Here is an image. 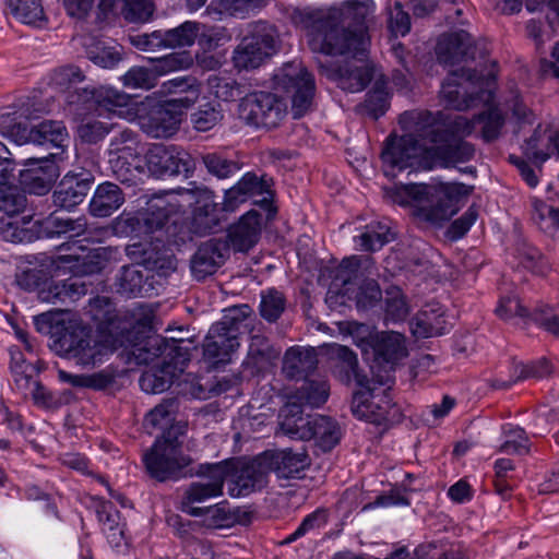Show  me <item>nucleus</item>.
Segmentation results:
<instances>
[{
    "label": "nucleus",
    "mask_w": 559,
    "mask_h": 559,
    "mask_svg": "<svg viewBox=\"0 0 559 559\" xmlns=\"http://www.w3.org/2000/svg\"><path fill=\"white\" fill-rule=\"evenodd\" d=\"M157 79L154 68L132 67L122 75L121 81L128 88L151 90L156 86Z\"/></svg>",
    "instance_id": "4d7b16f0"
},
{
    "label": "nucleus",
    "mask_w": 559,
    "mask_h": 559,
    "mask_svg": "<svg viewBox=\"0 0 559 559\" xmlns=\"http://www.w3.org/2000/svg\"><path fill=\"white\" fill-rule=\"evenodd\" d=\"M68 139V132L61 121L45 120L33 127V143H50L55 147H61Z\"/></svg>",
    "instance_id": "49530a36"
},
{
    "label": "nucleus",
    "mask_w": 559,
    "mask_h": 559,
    "mask_svg": "<svg viewBox=\"0 0 559 559\" xmlns=\"http://www.w3.org/2000/svg\"><path fill=\"white\" fill-rule=\"evenodd\" d=\"M313 416H304L298 403L287 401L278 415L281 431L292 439L310 440L312 432L310 426Z\"/></svg>",
    "instance_id": "c756f323"
},
{
    "label": "nucleus",
    "mask_w": 559,
    "mask_h": 559,
    "mask_svg": "<svg viewBox=\"0 0 559 559\" xmlns=\"http://www.w3.org/2000/svg\"><path fill=\"white\" fill-rule=\"evenodd\" d=\"M202 163L206 170L218 179L228 178L240 170L238 162L226 158L218 153L204 154L202 156Z\"/></svg>",
    "instance_id": "6e6d98bb"
},
{
    "label": "nucleus",
    "mask_w": 559,
    "mask_h": 559,
    "mask_svg": "<svg viewBox=\"0 0 559 559\" xmlns=\"http://www.w3.org/2000/svg\"><path fill=\"white\" fill-rule=\"evenodd\" d=\"M228 254L229 246L225 240L210 239L203 242L191 258L192 275L200 281L214 274L225 262Z\"/></svg>",
    "instance_id": "a211bd4d"
},
{
    "label": "nucleus",
    "mask_w": 559,
    "mask_h": 559,
    "mask_svg": "<svg viewBox=\"0 0 559 559\" xmlns=\"http://www.w3.org/2000/svg\"><path fill=\"white\" fill-rule=\"evenodd\" d=\"M160 35L165 48L191 46L199 35V23L187 21L178 27L160 31Z\"/></svg>",
    "instance_id": "a18cd8bd"
},
{
    "label": "nucleus",
    "mask_w": 559,
    "mask_h": 559,
    "mask_svg": "<svg viewBox=\"0 0 559 559\" xmlns=\"http://www.w3.org/2000/svg\"><path fill=\"white\" fill-rule=\"evenodd\" d=\"M193 60L189 52H174L156 60L154 69L157 76L168 72L188 69Z\"/></svg>",
    "instance_id": "e2e57ef3"
},
{
    "label": "nucleus",
    "mask_w": 559,
    "mask_h": 559,
    "mask_svg": "<svg viewBox=\"0 0 559 559\" xmlns=\"http://www.w3.org/2000/svg\"><path fill=\"white\" fill-rule=\"evenodd\" d=\"M433 119L441 129V141L433 142L431 153L447 165L471 160L475 148L464 138L474 132V122L463 116H448L441 111L433 114Z\"/></svg>",
    "instance_id": "6e6552de"
},
{
    "label": "nucleus",
    "mask_w": 559,
    "mask_h": 559,
    "mask_svg": "<svg viewBox=\"0 0 559 559\" xmlns=\"http://www.w3.org/2000/svg\"><path fill=\"white\" fill-rule=\"evenodd\" d=\"M366 391L355 392L352 401V412L359 418L373 424L389 420L390 411L393 407L388 390L382 395H376L369 385Z\"/></svg>",
    "instance_id": "aec40b11"
},
{
    "label": "nucleus",
    "mask_w": 559,
    "mask_h": 559,
    "mask_svg": "<svg viewBox=\"0 0 559 559\" xmlns=\"http://www.w3.org/2000/svg\"><path fill=\"white\" fill-rule=\"evenodd\" d=\"M185 432V426H171L162 438L143 455L147 474L158 480H175L182 476V471L191 460L182 454L178 436Z\"/></svg>",
    "instance_id": "0eeeda50"
},
{
    "label": "nucleus",
    "mask_w": 559,
    "mask_h": 559,
    "mask_svg": "<svg viewBox=\"0 0 559 559\" xmlns=\"http://www.w3.org/2000/svg\"><path fill=\"white\" fill-rule=\"evenodd\" d=\"M382 297L379 284L374 280H365L355 295L359 309L373 307Z\"/></svg>",
    "instance_id": "774afa93"
},
{
    "label": "nucleus",
    "mask_w": 559,
    "mask_h": 559,
    "mask_svg": "<svg viewBox=\"0 0 559 559\" xmlns=\"http://www.w3.org/2000/svg\"><path fill=\"white\" fill-rule=\"evenodd\" d=\"M130 254H140L139 264L145 269L147 274L152 271L158 275L167 276L177 269L175 255L169 250L159 249L157 246L133 245Z\"/></svg>",
    "instance_id": "a878e982"
},
{
    "label": "nucleus",
    "mask_w": 559,
    "mask_h": 559,
    "mask_svg": "<svg viewBox=\"0 0 559 559\" xmlns=\"http://www.w3.org/2000/svg\"><path fill=\"white\" fill-rule=\"evenodd\" d=\"M60 381L71 384L75 388H88L93 390H104L115 381L114 372L108 369L94 372L92 374H73L66 370H58Z\"/></svg>",
    "instance_id": "ea45409f"
},
{
    "label": "nucleus",
    "mask_w": 559,
    "mask_h": 559,
    "mask_svg": "<svg viewBox=\"0 0 559 559\" xmlns=\"http://www.w3.org/2000/svg\"><path fill=\"white\" fill-rule=\"evenodd\" d=\"M85 80V74L74 64H64L52 70L49 84L63 93H68L71 88Z\"/></svg>",
    "instance_id": "8fccbe9b"
},
{
    "label": "nucleus",
    "mask_w": 559,
    "mask_h": 559,
    "mask_svg": "<svg viewBox=\"0 0 559 559\" xmlns=\"http://www.w3.org/2000/svg\"><path fill=\"white\" fill-rule=\"evenodd\" d=\"M146 165L155 176H174L188 171L189 155L177 152L174 146L154 144L146 153Z\"/></svg>",
    "instance_id": "6ab92c4d"
},
{
    "label": "nucleus",
    "mask_w": 559,
    "mask_h": 559,
    "mask_svg": "<svg viewBox=\"0 0 559 559\" xmlns=\"http://www.w3.org/2000/svg\"><path fill=\"white\" fill-rule=\"evenodd\" d=\"M260 215L255 211H249L228 229L229 247L239 252L251 249L259 239Z\"/></svg>",
    "instance_id": "c85d7f7f"
},
{
    "label": "nucleus",
    "mask_w": 559,
    "mask_h": 559,
    "mask_svg": "<svg viewBox=\"0 0 559 559\" xmlns=\"http://www.w3.org/2000/svg\"><path fill=\"white\" fill-rule=\"evenodd\" d=\"M471 121L481 126V136L486 142L496 140L504 123V119L498 109H489L487 112L476 116Z\"/></svg>",
    "instance_id": "13d9d810"
},
{
    "label": "nucleus",
    "mask_w": 559,
    "mask_h": 559,
    "mask_svg": "<svg viewBox=\"0 0 559 559\" xmlns=\"http://www.w3.org/2000/svg\"><path fill=\"white\" fill-rule=\"evenodd\" d=\"M191 516H202L204 524L212 528L233 526L231 509L227 503H218L205 509H187Z\"/></svg>",
    "instance_id": "de8ad7c7"
},
{
    "label": "nucleus",
    "mask_w": 559,
    "mask_h": 559,
    "mask_svg": "<svg viewBox=\"0 0 559 559\" xmlns=\"http://www.w3.org/2000/svg\"><path fill=\"white\" fill-rule=\"evenodd\" d=\"M209 473L199 480L191 483L185 491L181 500L182 511L187 509H201L194 507L210 498H216L223 495V487L226 479V469L218 465L207 467Z\"/></svg>",
    "instance_id": "dca6fc26"
},
{
    "label": "nucleus",
    "mask_w": 559,
    "mask_h": 559,
    "mask_svg": "<svg viewBox=\"0 0 559 559\" xmlns=\"http://www.w3.org/2000/svg\"><path fill=\"white\" fill-rule=\"evenodd\" d=\"M251 313L248 305L235 306L224 310L222 319L211 326L203 343V358L210 366L216 368L230 361L239 346L240 331L248 328L246 321Z\"/></svg>",
    "instance_id": "423d86ee"
},
{
    "label": "nucleus",
    "mask_w": 559,
    "mask_h": 559,
    "mask_svg": "<svg viewBox=\"0 0 559 559\" xmlns=\"http://www.w3.org/2000/svg\"><path fill=\"white\" fill-rule=\"evenodd\" d=\"M167 349L165 338L156 335L148 337L143 345L136 347L133 355L138 362L148 365L156 358L164 357Z\"/></svg>",
    "instance_id": "bf43d9fd"
},
{
    "label": "nucleus",
    "mask_w": 559,
    "mask_h": 559,
    "mask_svg": "<svg viewBox=\"0 0 559 559\" xmlns=\"http://www.w3.org/2000/svg\"><path fill=\"white\" fill-rule=\"evenodd\" d=\"M20 171V182L29 193L46 194L58 177V168L48 156L31 157Z\"/></svg>",
    "instance_id": "f3484780"
},
{
    "label": "nucleus",
    "mask_w": 559,
    "mask_h": 559,
    "mask_svg": "<svg viewBox=\"0 0 559 559\" xmlns=\"http://www.w3.org/2000/svg\"><path fill=\"white\" fill-rule=\"evenodd\" d=\"M388 93L385 90V81L380 78L374 80L372 90L367 94V97L357 109L360 112H366L373 119H378L386 110Z\"/></svg>",
    "instance_id": "09e8293b"
},
{
    "label": "nucleus",
    "mask_w": 559,
    "mask_h": 559,
    "mask_svg": "<svg viewBox=\"0 0 559 559\" xmlns=\"http://www.w3.org/2000/svg\"><path fill=\"white\" fill-rule=\"evenodd\" d=\"M27 198L25 193L12 183L0 187V211L9 216H14L25 210Z\"/></svg>",
    "instance_id": "3c124183"
},
{
    "label": "nucleus",
    "mask_w": 559,
    "mask_h": 559,
    "mask_svg": "<svg viewBox=\"0 0 559 559\" xmlns=\"http://www.w3.org/2000/svg\"><path fill=\"white\" fill-rule=\"evenodd\" d=\"M11 13L24 24L43 27L47 23L39 0H9Z\"/></svg>",
    "instance_id": "79ce46f5"
},
{
    "label": "nucleus",
    "mask_w": 559,
    "mask_h": 559,
    "mask_svg": "<svg viewBox=\"0 0 559 559\" xmlns=\"http://www.w3.org/2000/svg\"><path fill=\"white\" fill-rule=\"evenodd\" d=\"M199 45L204 50H214L231 39V35L225 27L212 26L206 27L199 23Z\"/></svg>",
    "instance_id": "680f3d73"
},
{
    "label": "nucleus",
    "mask_w": 559,
    "mask_h": 559,
    "mask_svg": "<svg viewBox=\"0 0 559 559\" xmlns=\"http://www.w3.org/2000/svg\"><path fill=\"white\" fill-rule=\"evenodd\" d=\"M374 352L384 361L392 364L407 355L404 337L396 332L382 333L377 340Z\"/></svg>",
    "instance_id": "37998d69"
},
{
    "label": "nucleus",
    "mask_w": 559,
    "mask_h": 559,
    "mask_svg": "<svg viewBox=\"0 0 559 559\" xmlns=\"http://www.w3.org/2000/svg\"><path fill=\"white\" fill-rule=\"evenodd\" d=\"M37 221H32L31 217H25L21 221L13 219L12 216L0 218V235L5 241L32 242L38 239Z\"/></svg>",
    "instance_id": "e433bc0d"
},
{
    "label": "nucleus",
    "mask_w": 559,
    "mask_h": 559,
    "mask_svg": "<svg viewBox=\"0 0 559 559\" xmlns=\"http://www.w3.org/2000/svg\"><path fill=\"white\" fill-rule=\"evenodd\" d=\"M310 431L312 439L324 451H331L341 439V430L338 425L330 417L316 415L312 418Z\"/></svg>",
    "instance_id": "58836bf2"
},
{
    "label": "nucleus",
    "mask_w": 559,
    "mask_h": 559,
    "mask_svg": "<svg viewBox=\"0 0 559 559\" xmlns=\"http://www.w3.org/2000/svg\"><path fill=\"white\" fill-rule=\"evenodd\" d=\"M275 81L277 87L289 95L294 118H300L311 109L316 92L314 78L300 61L284 64L275 74Z\"/></svg>",
    "instance_id": "9d476101"
},
{
    "label": "nucleus",
    "mask_w": 559,
    "mask_h": 559,
    "mask_svg": "<svg viewBox=\"0 0 559 559\" xmlns=\"http://www.w3.org/2000/svg\"><path fill=\"white\" fill-rule=\"evenodd\" d=\"M409 312L407 302L399 288H393L388 292L385 300V314L392 321L404 320Z\"/></svg>",
    "instance_id": "338daca9"
},
{
    "label": "nucleus",
    "mask_w": 559,
    "mask_h": 559,
    "mask_svg": "<svg viewBox=\"0 0 559 559\" xmlns=\"http://www.w3.org/2000/svg\"><path fill=\"white\" fill-rule=\"evenodd\" d=\"M320 71L337 87L348 93L364 91L374 78V68L359 61H345L337 66L320 64Z\"/></svg>",
    "instance_id": "4468645a"
},
{
    "label": "nucleus",
    "mask_w": 559,
    "mask_h": 559,
    "mask_svg": "<svg viewBox=\"0 0 559 559\" xmlns=\"http://www.w3.org/2000/svg\"><path fill=\"white\" fill-rule=\"evenodd\" d=\"M399 123L405 133L400 138L390 136L381 154L384 165L392 170L419 166L421 159L431 153L433 142L441 141V129L435 122L433 112L405 111Z\"/></svg>",
    "instance_id": "7ed1b4c3"
},
{
    "label": "nucleus",
    "mask_w": 559,
    "mask_h": 559,
    "mask_svg": "<svg viewBox=\"0 0 559 559\" xmlns=\"http://www.w3.org/2000/svg\"><path fill=\"white\" fill-rule=\"evenodd\" d=\"M393 239L388 227L379 225L378 229H368L358 237L359 246L366 251H376Z\"/></svg>",
    "instance_id": "69168bd1"
},
{
    "label": "nucleus",
    "mask_w": 559,
    "mask_h": 559,
    "mask_svg": "<svg viewBox=\"0 0 559 559\" xmlns=\"http://www.w3.org/2000/svg\"><path fill=\"white\" fill-rule=\"evenodd\" d=\"M286 299L283 293L269 288L261 293L260 314L269 322H275L284 312Z\"/></svg>",
    "instance_id": "5fc2aeb1"
},
{
    "label": "nucleus",
    "mask_w": 559,
    "mask_h": 559,
    "mask_svg": "<svg viewBox=\"0 0 559 559\" xmlns=\"http://www.w3.org/2000/svg\"><path fill=\"white\" fill-rule=\"evenodd\" d=\"M318 367V356L313 347L292 346L282 360V372L289 380L306 379Z\"/></svg>",
    "instance_id": "5701e85b"
},
{
    "label": "nucleus",
    "mask_w": 559,
    "mask_h": 559,
    "mask_svg": "<svg viewBox=\"0 0 559 559\" xmlns=\"http://www.w3.org/2000/svg\"><path fill=\"white\" fill-rule=\"evenodd\" d=\"M86 294L85 284L78 277L50 281L38 290V298L52 305H69Z\"/></svg>",
    "instance_id": "bb28decb"
},
{
    "label": "nucleus",
    "mask_w": 559,
    "mask_h": 559,
    "mask_svg": "<svg viewBox=\"0 0 559 559\" xmlns=\"http://www.w3.org/2000/svg\"><path fill=\"white\" fill-rule=\"evenodd\" d=\"M267 186L252 173H247L234 187L226 190L223 207L225 211H234L239 204L253 195L266 192Z\"/></svg>",
    "instance_id": "473e14b6"
},
{
    "label": "nucleus",
    "mask_w": 559,
    "mask_h": 559,
    "mask_svg": "<svg viewBox=\"0 0 559 559\" xmlns=\"http://www.w3.org/2000/svg\"><path fill=\"white\" fill-rule=\"evenodd\" d=\"M445 326L444 310L438 302L425 305L409 322L412 334L419 338L441 335Z\"/></svg>",
    "instance_id": "393cba45"
},
{
    "label": "nucleus",
    "mask_w": 559,
    "mask_h": 559,
    "mask_svg": "<svg viewBox=\"0 0 559 559\" xmlns=\"http://www.w3.org/2000/svg\"><path fill=\"white\" fill-rule=\"evenodd\" d=\"M372 264L369 257H348L331 271V284L329 294L347 295L352 285L358 277V272L361 267L366 270Z\"/></svg>",
    "instance_id": "cd10ccee"
},
{
    "label": "nucleus",
    "mask_w": 559,
    "mask_h": 559,
    "mask_svg": "<svg viewBox=\"0 0 559 559\" xmlns=\"http://www.w3.org/2000/svg\"><path fill=\"white\" fill-rule=\"evenodd\" d=\"M286 112V104L276 95L266 92L250 93L238 105L239 118L255 128H275Z\"/></svg>",
    "instance_id": "9b49d317"
},
{
    "label": "nucleus",
    "mask_w": 559,
    "mask_h": 559,
    "mask_svg": "<svg viewBox=\"0 0 559 559\" xmlns=\"http://www.w3.org/2000/svg\"><path fill=\"white\" fill-rule=\"evenodd\" d=\"M364 17L365 7L358 1L328 10H295L292 14L297 26L312 32L309 40L312 51L329 56L364 55L368 44Z\"/></svg>",
    "instance_id": "f257e3e1"
},
{
    "label": "nucleus",
    "mask_w": 559,
    "mask_h": 559,
    "mask_svg": "<svg viewBox=\"0 0 559 559\" xmlns=\"http://www.w3.org/2000/svg\"><path fill=\"white\" fill-rule=\"evenodd\" d=\"M93 319L111 340H102L93 330L81 323H72L53 341L51 348L60 357L74 360L81 367H94L104 357L124 344V336L117 334L120 329L114 305L107 297H97L91 302Z\"/></svg>",
    "instance_id": "f03ea898"
},
{
    "label": "nucleus",
    "mask_w": 559,
    "mask_h": 559,
    "mask_svg": "<svg viewBox=\"0 0 559 559\" xmlns=\"http://www.w3.org/2000/svg\"><path fill=\"white\" fill-rule=\"evenodd\" d=\"M330 358L334 361L333 373L343 383L348 384L355 380L360 388H367L369 379L358 368L356 354L347 346L332 344L329 347Z\"/></svg>",
    "instance_id": "4be33fe9"
},
{
    "label": "nucleus",
    "mask_w": 559,
    "mask_h": 559,
    "mask_svg": "<svg viewBox=\"0 0 559 559\" xmlns=\"http://www.w3.org/2000/svg\"><path fill=\"white\" fill-rule=\"evenodd\" d=\"M403 193L416 202L414 215L431 226H442L457 213L459 202L467 191L462 183L408 185Z\"/></svg>",
    "instance_id": "39448f33"
},
{
    "label": "nucleus",
    "mask_w": 559,
    "mask_h": 559,
    "mask_svg": "<svg viewBox=\"0 0 559 559\" xmlns=\"http://www.w3.org/2000/svg\"><path fill=\"white\" fill-rule=\"evenodd\" d=\"M280 47L276 28L266 22H255L250 25L248 34L236 47L233 62L238 70L259 68Z\"/></svg>",
    "instance_id": "1a4fd4ad"
},
{
    "label": "nucleus",
    "mask_w": 559,
    "mask_h": 559,
    "mask_svg": "<svg viewBox=\"0 0 559 559\" xmlns=\"http://www.w3.org/2000/svg\"><path fill=\"white\" fill-rule=\"evenodd\" d=\"M142 157H110L108 158L109 169L112 176L122 183L132 185L144 171Z\"/></svg>",
    "instance_id": "c03bdc74"
},
{
    "label": "nucleus",
    "mask_w": 559,
    "mask_h": 559,
    "mask_svg": "<svg viewBox=\"0 0 559 559\" xmlns=\"http://www.w3.org/2000/svg\"><path fill=\"white\" fill-rule=\"evenodd\" d=\"M248 354L255 364L271 361L280 355V353L273 348L270 341L263 335H253L251 337Z\"/></svg>",
    "instance_id": "0e129e2a"
},
{
    "label": "nucleus",
    "mask_w": 559,
    "mask_h": 559,
    "mask_svg": "<svg viewBox=\"0 0 559 559\" xmlns=\"http://www.w3.org/2000/svg\"><path fill=\"white\" fill-rule=\"evenodd\" d=\"M174 212V205L164 199L159 198L151 201L148 207L141 214L145 231L155 233L165 228L168 243L180 245L185 242L188 233L183 225H178L177 221L173 219L171 214Z\"/></svg>",
    "instance_id": "ddd939ff"
},
{
    "label": "nucleus",
    "mask_w": 559,
    "mask_h": 559,
    "mask_svg": "<svg viewBox=\"0 0 559 559\" xmlns=\"http://www.w3.org/2000/svg\"><path fill=\"white\" fill-rule=\"evenodd\" d=\"M176 378V367L163 359L158 366L152 367L140 378L141 389L151 394L163 393L168 390Z\"/></svg>",
    "instance_id": "f704fd0d"
},
{
    "label": "nucleus",
    "mask_w": 559,
    "mask_h": 559,
    "mask_svg": "<svg viewBox=\"0 0 559 559\" xmlns=\"http://www.w3.org/2000/svg\"><path fill=\"white\" fill-rule=\"evenodd\" d=\"M224 118L223 109L218 103H206L191 115L193 128L206 132L218 124Z\"/></svg>",
    "instance_id": "603ef678"
},
{
    "label": "nucleus",
    "mask_w": 559,
    "mask_h": 559,
    "mask_svg": "<svg viewBox=\"0 0 559 559\" xmlns=\"http://www.w3.org/2000/svg\"><path fill=\"white\" fill-rule=\"evenodd\" d=\"M475 46L472 36L465 31H459L440 36L436 46L439 63L454 66L474 58Z\"/></svg>",
    "instance_id": "412c9836"
},
{
    "label": "nucleus",
    "mask_w": 559,
    "mask_h": 559,
    "mask_svg": "<svg viewBox=\"0 0 559 559\" xmlns=\"http://www.w3.org/2000/svg\"><path fill=\"white\" fill-rule=\"evenodd\" d=\"M124 203V193L112 182H103L97 186L91 201L90 214L94 217H108Z\"/></svg>",
    "instance_id": "7c9ffc66"
},
{
    "label": "nucleus",
    "mask_w": 559,
    "mask_h": 559,
    "mask_svg": "<svg viewBox=\"0 0 559 559\" xmlns=\"http://www.w3.org/2000/svg\"><path fill=\"white\" fill-rule=\"evenodd\" d=\"M143 147L139 135L132 130L126 129L110 139L108 156L110 157H142Z\"/></svg>",
    "instance_id": "a19ab883"
},
{
    "label": "nucleus",
    "mask_w": 559,
    "mask_h": 559,
    "mask_svg": "<svg viewBox=\"0 0 559 559\" xmlns=\"http://www.w3.org/2000/svg\"><path fill=\"white\" fill-rule=\"evenodd\" d=\"M504 442L500 445L499 451L508 454H525L528 453L530 443L524 429L520 427H509L504 429Z\"/></svg>",
    "instance_id": "052dcab7"
},
{
    "label": "nucleus",
    "mask_w": 559,
    "mask_h": 559,
    "mask_svg": "<svg viewBox=\"0 0 559 559\" xmlns=\"http://www.w3.org/2000/svg\"><path fill=\"white\" fill-rule=\"evenodd\" d=\"M524 154L534 163L546 162L554 152L559 156V131H535L523 146Z\"/></svg>",
    "instance_id": "72a5a7b5"
},
{
    "label": "nucleus",
    "mask_w": 559,
    "mask_h": 559,
    "mask_svg": "<svg viewBox=\"0 0 559 559\" xmlns=\"http://www.w3.org/2000/svg\"><path fill=\"white\" fill-rule=\"evenodd\" d=\"M267 474V456L238 463L231 474L229 495L242 497L263 488L266 485Z\"/></svg>",
    "instance_id": "2eb2a0df"
},
{
    "label": "nucleus",
    "mask_w": 559,
    "mask_h": 559,
    "mask_svg": "<svg viewBox=\"0 0 559 559\" xmlns=\"http://www.w3.org/2000/svg\"><path fill=\"white\" fill-rule=\"evenodd\" d=\"M330 394V385L323 379L306 380L304 384L295 391L288 399L293 403H298L300 407H319L324 404Z\"/></svg>",
    "instance_id": "4c0bfd02"
},
{
    "label": "nucleus",
    "mask_w": 559,
    "mask_h": 559,
    "mask_svg": "<svg viewBox=\"0 0 559 559\" xmlns=\"http://www.w3.org/2000/svg\"><path fill=\"white\" fill-rule=\"evenodd\" d=\"M95 97L96 107L112 112L127 108L132 103V97L129 94L108 86L95 88Z\"/></svg>",
    "instance_id": "864d4df0"
},
{
    "label": "nucleus",
    "mask_w": 559,
    "mask_h": 559,
    "mask_svg": "<svg viewBox=\"0 0 559 559\" xmlns=\"http://www.w3.org/2000/svg\"><path fill=\"white\" fill-rule=\"evenodd\" d=\"M489 63L490 68L486 70L477 71L463 67L451 71L440 91L445 106L455 110H466L477 102H490L497 62L492 60Z\"/></svg>",
    "instance_id": "20e7f679"
},
{
    "label": "nucleus",
    "mask_w": 559,
    "mask_h": 559,
    "mask_svg": "<svg viewBox=\"0 0 559 559\" xmlns=\"http://www.w3.org/2000/svg\"><path fill=\"white\" fill-rule=\"evenodd\" d=\"M193 99L189 96L170 98L154 106L139 118L141 130L154 139H168L175 135L182 120V109L189 108Z\"/></svg>",
    "instance_id": "f8f14e48"
},
{
    "label": "nucleus",
    "mask_w": 559,
    "mask_h": 559,
    "mask_svg": "<svg viewBox=\"0 0 559 559\" xmlns=\"http://www.w3.org/2000/svg\"><path fill=\"white\" fill-rule=\"evenodd\" d=\"M141 267L142 265L139 262L121 267L116 278L118 294L128 298L142 297L153 289L148 283L150 275Z\"/></svg>",
    "instance_id": "2f4dec72"
},
{
    "label": "nucleus",
    "mask_w": 559,
    "mask_h": 559,
    "mask_svg": "<svg viewBox=\"0 0 559 559\" xmlns=\"http://www.w3.org/2000/svg\"><path fill=\"white\" fill-rule=\"evenodd\" d=\"M263 456H267L269 472L273 469L278 478L285 479L298 477L311 462L304 448L296 451L285 449Z\"/></svg>",
    "instance_id": "b1692460"
},
{
    "label": "nucleus",
    "mask_w": 559,
    "mask_h": 559,
    "mask_svg": "<svg viewBox=\"0 0 559 559\" xmlns=\"http://www.w3.org/2000/svg\"><path fill=\"white\" fill-rule=\"evenodd\" d=\"M90 190V182L76 178H64L53 192L55 205L70 210L83 202Z\"/></svg>",
    "instance_id": "c9c22d12"
}]
</instances>
